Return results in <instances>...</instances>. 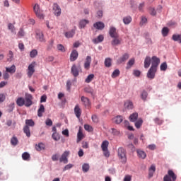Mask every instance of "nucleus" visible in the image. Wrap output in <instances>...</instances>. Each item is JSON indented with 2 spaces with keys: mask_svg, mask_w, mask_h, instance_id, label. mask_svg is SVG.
I'll use <instances>...</instances> for the list:
<instances>
[{
  "mask_svg": "<svg viewBox=\"0 0 181 181\" xmlns=\"http://www.w3.org/2000/svg\"><path fill=\"white\" fill-rule=\"evenodd\" d=\"M132 21V18L131 16H127L123 18V22L124 25H129L131 22Z\"/></svg>",
  "mask_w": 181,
  "mask_h": 181,
  "instance_id": "4c0bfd02",
  "label": "nucleus"
},
{
  "mask_svg": "<svg viewBox=\"0 0 181 181\" xmlns=\"http://www.w3.org/2000/svg\"><path fill=\"white\" fill-rule=\"evenodd\" d=\"M118 76H119V70L115 69L112 74V78H115V77H118Z\"/></svg>",
  "mask_w": 181,
  "mask_h": 181,
  "instance_id": "603ef678",
  "label": "nucleus"
},
{
  "mask_svg": "<svg viewBox=\"0 0 181 181\" xmlns=\"http://www.w3.org/2000/svg\"><path fill=\"white\" fill-rule=\"evenodd\" d=\"M93 122L95 124H98V117L96 115H93L91 117Z\"/></svg>",
  "mask_w": 181,
  "mask_h": 181,
  "instance_id": "13d9d810",
  "label": "nucleus"
},
{
  "mask_svg": "<svg viewBox=\"0 0 181 181\" xmlns=\"http://www.w3.org/2000/svg\"><path fill=\"white\" fill-rule=\"evenodd\" d=\"M43 112H45V106L43 105H40L37 110V116L43 117Z\"/></svg>",
  "mask_w": 181,
  "mask_h": 181,
  "instance_id": "c756f323",
  "label": "nucleus"
},
{
  "mask_svg": "<svg viewBox=\"0 0 181 181\" xmlns=\"http://www.w3.org/2000/svg\"><path fill=\"white\" fill-rule=\"evenodd\" d=\"M17 36L18 37H23V36H25V31L23 30V28H20Z\"/></svg>",
  "mask_w": 181,
  "mask_h": 181,
  "instance_id": "8fccbe9b",
  "label": "nucleus"
},
{
  "mask_svg": "<svg viewBox=\"0 0 181 181\" xmlns=\"http://www.w3.org/2000/svg\"><path fill=\"white\" fill-rule=\"evenodd\" d=\"M112 59L111 58H106L105 59V67H111L112 66Z\"/></svg>",
  "mask_w": 181,
  "mask_h": 181,
  "instance_id": "a19ab883",
  "label": "nucleus"
},
{
  "mask_svg": "<svg viewBox=\"0 0 181 181\" xmlns=\"http://www.w3.org/2000/svg\"><path fill=\"white\" fill-rule=\"evenodd\" d=\"M151 63L152 65L146 74V77L149 80H153V78H155L156 71H158V66H159L160 63V59L158 58V57L153 56L152 57Z\"/></svg>",
  "mask_w": 181,
  "mask_h": 181,
  "instance_id": "f257e3e1",
  "label": "nucleus"
},
{
  "mask_svg": "<svg viewBox=\"0 0 181 181\" xmlns=\"http://www.w3.org/2000/svg\"><path fill=\"white\" fill-rule=\"evenodd\" d=\"M35 67H36V62H33L28 68L27 76L30 78L35 74Z\"/></svg>",
  "mask_w": 181,
  "mask_h": 181,
  "instance_id": "0eeeda50",
  "label": "nucleus"
},
{
  "mask_svg": "<svg viewBox=\"0 0 181 181\" xmlns=\"http://www.w3.org/2000/svg\"><path fill=\"white\" fill-rule=\"evenodd\" d=\"M25 124L27 127H35V122L33 119H26Z\"/></svg>",
  "mask_w": 181,
  "mask_h": 181,
  "instance_id": "79ce46f5",
  "label": "nucleus"
},
{
  "mask_svg": "<svg viewBox=\"0 0 181 181\" xmlns=\"http://www.w3.org/2000/svg\"><path fill=\"white\" fill-rule=\"evenodd\" d=\"M74 114L78 118H80V117H81V109L80 108V106H78V105H76L74 107Z\"/></svg>",
  "mask_w": 181,
  "mask_h": 181,
  "instance_id": "4be33fe9",
  "label": "nucleus"
},
{
  "mask_svg": "<svg viewBox=\"0 0 181 181\" xmlns=\"http://www.w3.org/2000/svg\"><path fill=\"white\" fill-rule=\"evenodd\" d=\"M23 132L26 134L28 138H30V129L29 128V126H25L23 127Z\"/></svg>",
  "mask_w": 181,
  "mask_h": 181,
  "instance_id": "473e14b6",
  "label": "nucleus"
},
{
  "mask_svg": "<svg viewBox=\"0 0 181 181\" xmlns=\"http://www.w3.org/2000/svg\"><path fill=\"white\" fill-rule=\"evenodd\" d=\"M131 180H132V176L129 175H125L124 178L123 180V181H131Z\"/></svg>",
  "mask_w": 181,
  "mask_h": 181,
  "instance_id": "774afa93",
  "label": "nucleus"
},
{
  "mask_svg": "<svg viewBox=\"0 0 181 181\" xmlns=\"http://www.w3.org/2000/svg\"><path fill=\"white\" fill-rule=\"evenodd\" d=\"M141 98L143 101H146V98H148V92H146V90H143L141 92Z\"/></svg>",
  "mask_w": 181,
  "mask_h": 181,
  "instance_id": "58836bf2",
  "label": "nucleus"
},
{
  "mask_svg": "<svg viewBox=\"0 0 181 181\" xmlns=\"http://www.w3.org/2000/svg\"><path fill=\"white\" fill-rule=\"evenodd\" d=\"M36 56H37V49H33L32 51H30V57L32 59H35V57H36Z\"/></svg>",
  "mask_w": 181,
  "mask_h": 181,
  "instance_id": "a18cd8bd",
  "label": "nucleus"
},
{
  "mask_svg": "<svg viewBox=\"0 0 181 181\" xmlns=\"http://www.w3.org/2000/svg\"><path fill=\"white\" fill-rule=\"evenodd\" d=\"M168 33H169V28H168V27H164L162 29V35H163V36L165 37L168 36Z\"/></svg>",
  "mask_w": 181,
  "mask_h": 181,
  "instance_id": "49530a36",
  "label": "nucleus"
},
{
  "mask_svg": "<svg viewBox=\"0 0 181 181\" xmlns=\"http://www.w3.org/2000/svg\"><path fill=\"white\" fill-rule=\"evenodd\" d=\"M142 124H144V120L142 119H139L136 122H135V127L137 128V129H139L141 127H142Z\"/></svg>",
  "mask_w": 181,
  "mask_h": 181,
  "instance_id": "c9c22d12",
  "label": "nucleus"
},
{
  "mask_svg": "<svg viewBox=\"0 0 181 181\" xmlns=\"http://www.w3.org/2000/svg\"><path fill=\"white\" fill-rule=\"evenodd\" d=\"M22 158L23 160H29L30 159V154L28 152H24L22 154Z\"/></svg>",
  "mask_w": 181,
  "mask_h": 181,
  "instance_id": "ea45409f",
  "label": "nucleus"
},
{
  "mask_svg": "<svg viewBox=\"0 0 181 181\" xmlns=\"http://www.w3.org/2000/svg\"><path fill=\"white\" fill-rule=\"evenodd\" d=\"M6 71L7 73H10L11 74H13V73L16 71V66L15 65H12L11 67H6Z\"/></svg>",
  "mask_w": 181,
  "mask_h": 181,
  "instance_id": "a878e982",
  "label": "nucleus"
},
{
  "mask_svg": "<svg viewBox=\"0 0 181 181\" xmlns=\"http://www.w3.org/2000/svg\"><path fill=\"white\" fill-rule=\"evenodd\" d=\"M148 22V18H146V17L145 16H141V22H140V25H146Z\"/></svg>",
  "mask_w": 181,
  "mask_h": 181,
  "instance_id": "864d4df0",
  "label": "nucleus"
},
{
  "mask_svg": "<svg viewBox=\"0 0 181 181\" xmlns=\"http://www.w3.org/2000/svg\"><path fill=\"white\" fill-rule=\"evenodd\" d=\"M52 139H54V141H59L60 139V135H59V134H57V132H54L52 134Z\"/></svg>",
  "mask_w": 181,
  "mask_h": 181,
  "instance_id": "3c124183",
  "label": "nucleus"
},
{
  "mask_svg": "<svg viewBox=\"0 0 181 181\" xmlns=\"http://www.w3.org/2000/svg\"><path fill=\"white\" fill-rule=\"evenodd\" d=\"M156 170V167L155 165H152L148 170L149 177H152L153 176V173H155Z\"/></svg>",
  "mask_w": 181,
  "mask_h": 181,
  "instance_id": "c85d7f7f",
  "label": "nucleus"
},
{
  "mask_svg": "<svg viewBox=\"0 0 181 181\" xmlns=\"http://www.w3.org/2000/svg\"><path fill=\"white\" fill-rule=\"evenodd\" d=\"M93 78H94V74H91L88 76V77L86 78L85 81H86V83H91V81H93Z\"/></svg>",
  "mask_w": 181,
  "mask_h": 181,
  "instance_id": "09e8293b",
  "label": "nucleus"
},
{
  "mask_svg": "<svg viewBox=\"0 0 181 181\" xmlns=\"http://www.w3.org/2000/svg\"><path fill=\"white\" fill-rule=\"evenodd\" d=\"M88 20H81L79 22V28L80 29H84L86 28V25L88 24Z\"/></svg>",
  "mask_w": 181,
  "mask_h": 181,
  "instance_id": "2f4dec72",
  "label": "nucleus"
},
{
  "mask_svg": "<svg viewBox=\"0 0 181 181\" xmlns=\"http://www.w3.org/2000/svg\"><path fill=\"white\" fill-rule=\"evenodd\" d=\"M33 9L37 18H39V19H43V18H45L43 16V11L40 10V6L39 4H36L34 6Z\"/></svg>",
  "mask_w": 181,
  "mask_h": 181,
  "instance_id": "423d86ee",
  "label": "nucleus"
},
{
  "mask_svg": "<svg viewBox=\"0 0 181 181\" xmlns=\"http://www.w3.org/2000/svg\"><path fill=\"white\" fill-rule=\"evenodd\" d=\"M8 28L9 29V30L11 31L12 33H15V35H16V31L15 30V26L13 25V24L11 23H8Z\"/></svg>",
  "mask_w": 181,
  "mask_h": 181,
  "instance_id": "37998d69",
  "label": "nucleus"
},
{
  "mask_svg": "<svg viewBox=\"0 0 181 181\" xmlns=\"http://www.w3.org/2000/svg\"><path fill=\"white\" fill-rule=\"evenodd\" d=\"M45 124L47 127H52V125H53V122L51 119H47L45 121Z\"/></svg>",
  "mask_w": 181,
  "mask_h": 181,
  "instance_id": "bf43d9fd",
  "label": "nucleus"
},
{
  "mask_svg": "<svg viewBox=\"0 0 181 181\" xmlns=\"http://www.w3.org/2000/svg\"><path fill=\"white\" fill-rule=\"evenodd\" d=\"M112 39V40H111V45L113 47L119 46V45H121V43H122V38H121L119 37V35L113 37Z\"/></svg>",
  "mask_w": 181,
  "mask_h": 181,
  "instance_id": "1a4fd4ad",
  "label": "nucleus"
},
{
  "mask_svg": "<svg viewBox=\"0 0 181 181\" xmlns=\"http://www.w3.org/2000/svg\"><path fill=\"white\" fill-rule=\"evenodd\" d=\"M16 104L18 107H23L25 105V98L20 97L16 100Z\"/></svg>",
  "mask_w": 181,
  "mask_h": 181,
  "instance_id": "bb28decb",
  "label": "nucleus"
},
{
  "mask_svg": "<svg viewBox=\"0 0 181 181\" xmlns=\"http://www.w3.org/2000/svg\"><path fill=\"white\" fill-rule=\"evenodd\" d=\"M122 121H124V118L121 115H117L112 119V122L117 124H121Z\"/></svg>",
  "mask_w": 181,
  "mask_h": 181,
  "instance_id": "aec40b11",
  "label": "nucleus"
},
{
  "mask_svg": "<svg viewBox=\"0 0 181 181\" xmlns=\"http://www.w3.org/2000/svg\"><path fill=\"white\" fill-rule=\"evenodd\" d=\"M128 59H129V54H128V53H125L117 60V63L121 64L122 63H124V62H127Z\"/></svg>",
  "mask_w": 181,
  "mask_h": 181,
  "instance_id": "a211bd4d",
  "label": "nucleus"
},
{
  "mask_svg": "<svg viewBox=\"0 0 181 181\" xmlns=\"http://www.w3.org/2000/svg\"><path fill=\"white\" fill-rule=\"evenodd\" d=\"M177 175L172 170L168 171L167 175L163 177V181H176Z\"/></svg>",
  "mask_w": 181,
  "mask_h": 181,
  "instance_id": "7ed1b4c3",
  "label": "nucleus"
},
{
  "mask_svg": "<svg viewBox=\"0 0 181 181\" xmlns=\"http://www.w3.org/2000/svg\"><path fill=\"white\" fill-rule=\"evenodd\" d=\"M78 57V52L77 50L74 49L72 50L71 54H70V61L71 62H76Z\"/></svg>",
  "mask_w": 181,
  "mask_h": 181,
  "instance_id": "4468645a",
  "label": "nucleus"
},
{
  "mask_svg": "<svg viewBox=\"0 0 181 181\" xmlns=\"http://www.w3.org/2000/svg\"><path fill=\"white\" fill-rule=\"evenodd\" d=\"M109 35L110 37H115L117 36H119V34L117 31V28L115 27H110L109 30Z\"/></svg>",
  "mask_w": 181,
  "mask_h": 181,
  "instance_id": "f8f14e48",
  "label": "nucleus"
},
{
  "mask_svg": "<svg viewBox=\"0 0 181 181\" xmlns=\"http://www.w3.org/2000/svg\"><path fill=\"white\" fill-rule=\"evenodd\" d=\"M134 64H135V59L132 58L128 62L127 69H131Z\"/></svg>",
  "mask_w": 181,
  "mask_h": 181,
  "instance_id": "c03bdc74",
  "label": "nucleus"
},
{
  "mask_svg": "<svg viewBox=\"0 0 181 181\" xmlns=\"http://www.w3.org/2000/svg\"><path fill=\"white\" fill-rule=\"evenodd\" d=\"M13 59V52L9 51L8 54L7 55V60L8 62H12Z\"/></svg>",
  "mask_w": 181,
  "mask_h": 181,
  "instance_id": "de8ad7c7",
  "label": "nucleus"
},
{
  "mask_svg": "<svg viewBox=\"0 0 181 181\" xmlns=\"http://www.w3.org/2000/svg\"><path fill=\"white\" fill-rule=\"evenodd\" d=\"M84 138V134H83V132L81 131V129H78V132L77 134V140L76 142H80Z\"/></svg>",
  "mask_w": 181,
  "mask_h": 181,
  "instance_id": "393cba45",
  "label": "nucleus"
},
{
  "mask_svg": "<svg viewBox=\"0 0 181 181\" xmlns=\"http://www.w3.org/2000/svg\"><path fill=\"white\" fill-rule=\"evenodd\" d=\"M136 152L137 156H139V158H140L141 159H145V158H146V153H145V151L141 149H137Z\"/></svg>",
  "mask_w": 181,
  "mask_h": 181,
  "instance_id": "5701e85b",
  "label": "nucleus"
},
{
  "mask_svg": "<svg viewBox=\"0 0 181 181\" xmlns=\"http://www.w3.org/2000/svg\"><path fill=\"white\" fill-rule=\"evenodd\" d=\"M84 129L86 131H88V132H91V131H93V127H91L89 124H85Z\"/></svg>",
  "mask_w": 181,
  "mask_h": 181,
  "instance_id": "6e6d98bb",
  "label": "nucleus"
},
{
  "mask_svg": "<svg viewBox=\"0 0 181 181\" xmlns=\"http://www.w3.org/2000/svg\"><path fill=\"white\" fill-rule=\"evenodd\" d=\"M149 13L150 15H152V16H155V15H156V11H155V8L151 7L149 8Z\"/></svg>",
  "mask_w": 181,
  "mask_h": 181,
  "instance_id": "052dcab7",
  "label": "nucleus"
},
{
  "mask_svg": "<svg viewBox=\"0 0 181 181\" xmlns=\"http://www.w3.org/2000/svg\"><path fill=\"white\" fill-rule=\"evenodd\" d=\"M82 170L83 172H84L85 173H87V172H88V170H90V164L88 163H84L82 165Z\"/></svg>",
  "mask_w": 181,
  "mask_h": 181,
  "instance_id": "e433bc0d",
  "label": "nucleus"
},
{
  "mask_svg": "<svg viewBox=\"0 0 181 181\" xmlns=\"http://www.w3.org/2000/svg\"><path fill=\"white\" fill-rule=\"evenodd\" d=\"M160 69L161 71H165L166 69H168V64H166V62H163V64H161Z\"/></svg>",
  "mask_w": 181,
  "mask_h": 181,
  "instance_id": "5fc2aeb1",
  "label": "nucleus"
},
{
  "mask_svg": "<svg viewBox=\"0 0 181 181\" xmlns=\"http://www.w3.org/2000/svg\"><path fill=\"white\" fill-rule=\"evenodd\" d=\"M81 71V66H77L76 64H74L71 68V74H73L74 77H78V74Z\"/></svg>",
  "mask_w": 181,
  "mask_h": 181,
  "instance_id": "6e6552de",
  "label": "nucleus"
},
{
  "mask_svg": "<svg viewBox=\"0 0 181 181\" xmlns=\"http://www.w3.org/2000/svg\"><path fill=\"white\" fill-rule=\"evenodd\" d=\"M45 148H46V145H45V144L43 143H39L38 144L35 145V149L38 152H40V151L45 150Z\"/></svg>",
  "mask_w": 181,
  "mask_h": 181,
  "instance_id": "b1692460",
  "label": "nucleus"
},
{
  "mask_svg": "<svg viewBox=\"0 0 181 181\" xmlns=\"http://www.w3.org/2000/svg\"><path fill=\"white\" fill-rule=\"evenodd\" d=\"M70 154L69 151H64L61 158H59V162H63V163L66 164L69 163V159L67 158V157L69 156V155Z\"/></svg>",
  "mask_w": 181,
  "mask_h": 181,
  "instance_id": "9d476101",
  "label": "nucleus"
},
{
  "mask_svg": "<svg viewBox=\"0 0 181 181\" xmlns=\"http://www.w3.org/2000/svg\"><path fill=\"white\" fill-rule=\"evenodd\" d=\"M18 138L16 136H13L11 139V144L13 146H16V145H18Z\"/></svg>",
  "mask_w": 181,
  "mask_h": 181,
  "instance_id": "f704fd0d",
  "label": "nucleus"
},
{
  "mask_svg": "<svg viewBox=\"0 0 181 181\" xmlns=\"http://www.w3.org/2000/svg\"><path fill=\"white\" fill-rule=\"evenodd\" d=\"M129 119H130L131 122H135V121H136L138 119V113H136V112L132 113L129 116Z\"/></svg>",
  "mask_w": 181,
  "mask_h": 181,
  "instance_id": "7c9ffc66",
  "label": "nucleus"
},
{
  "mask_svg": "<svg viewBox=\"0 0 181 181\" xmlns=\"http://www.w3.org/2000/svg\"><path fill=\"white\" fill-rule=\"evenodd\" d=\"M64 35L67 39H70V37H73L76 35V30H71V31L66 32Z\"/></svg>",
  "mask_w": 181,
  "mask_h": 181,
  "instance_id": "cd10ccee",
  "label": "nucleus"
},
{
  "mask_svg": "<svg viewBox=\"0 0 181 181\" xmlns=\"http://www.w3.org/2000/svg\"><path fill=\"white\" fill-rule=\"evenodd\" d=\"M54 13L56 16H60L62 15V8L59 6V4L54 3L53 5Z\"/></svg>",
  "mask_w": 181,
  "mask_h": 181,
  "instance_id": "9b49d317",
  "label": "nucleus"
},
{
  "mask_svg": "<svg viewBox=\"0 0 181 181\" xmlns=\"http://www.w3.org/2000/svg\"><path fill=\"white\" fill-rule=\"evenodd\" d=\"M36 39L39 40V42H46L45 35H43V33L40 30L36 31Z\"/></svg>",
  "mask_w": 181,
  "mask_h": 181,
  "instance_id": "ddd939ff",
  "label": "nucleus"
},
{
  "mask_svg": "<svg viewBox=\"0 0 181 181\" xmlns=\"http://www.w3.org/2000/svg\"><path fill=\"white\" fill-rule=\"evenodd\" d=\"M108 145H110V142L108 141L105 140L103 141L101 144V148L103 152L104 156L105 158H110V151H108Z\"/></svg>",
  "mask_w": 181,
  "mask_h": 181,
  "instance_id": "20e7f679",
  "label": "nucleus"
},
{
  "mask_svg": "<svg viewBox=\"0 0 181 181\" xmlns=\"http://www.w3.org/2000/svg\"><path fill=\"white\" fill-rule=\"evenodd\" d=\"M91 64V57L90 56H87L86 59H85V63H84V69L86 70H88L90 69V66Z\"/></svg>",
  "mask_w": 181,
  "mask_h": 181,
  "instance_id": "dca6fc26",
  "label": "nucleus"
},
{
  "mask_svg": "<svg viewBox=\"0 0 181 181\" xmlns=\"http://www.w3.org/2000/svg\"><path fill=\"white\" fill-rule=\"evenodd\" d=\"M6 98V95H5V94L4 93L0 94V103H4Z\"/></svg>",
  "mask_w": 181,
  "mask_h": 181,
  "instance_id": "338daca9",
  "label": "nucleus"
},
{
  "mask_svg": "<svg viewBox=\"0 0 181 181\" xmlns=\"http://www.w3.org/2000/svg\"><path fill=\"white\" fill-rule=\"evenodd\" d=\"M124 107L125 110H133L134 109V103L131 100H127L124 102Z\"/></svg>",
  "mask_w": 181,
  "mask_h": 181,
  "instance_id": "6ab92c4d",
  "label": "nucleus"
},
{
  "mask_svg": "<svg viewBox=\"0 0 181 181\" xmlns=\"http://www.w3.org/2000/svg\"><path fill=\"white\" fill-rule=\"evenodd\" d=\"M117 156L122 163L125 165L127 163V151L124 148L119 147L117 149Z\"/></svg>",
  "mask_w": 181,
  "mask_h": 181,
  "instance_id": "f03ea898",
  "label": "nucleus"
},
{
  "mask_svg": "<svg viewBox=\"0 0 181 181\" xmlns=\"http://www.w3.org/2000/svg\"><path fill=\"white\" fill-rule=\"evenodd\" d=\"M151 66H152V57L151 58V57H146L145 59H144V69H148V67L151 66Z\"/></svg>",
  "mask_w": 181,
  "mask_h": 181,
  "instance_id": "f3484780",
  "label": "nucleus"
},
{
  "mask_svg": "<svg viewBox=\"0 0 181 181\" xmlns=\"http://www.w3.org/2000/svg\"><path fill=\"white\" fill-rule=\"evenodd\" d=\"M112 134L116 136H118V135H119V131H118L117 129H112Z\"/></svg>",
  "mask_w": 181,
  "mask_h": 181,
  "instance_id": "0e129e2a",
  "label": "nucleus"
},
{
  "mask_svg": "<svg viewBox=\"0 0 181 181\" xmlns=\"http://www.w3.org/2000/svg\"><path fill=\"white\" fill-rule=\"evenodd\" d=\"M81 101H82L83 104L86 107H89L90 105H91V103H90V100L88 98H86L84 96H82L81 98Z\"/></svg>",
  "mask_w": 181,
  "mask_h": 181,
  "instance_id": "412c9836",
  "label": "nucleus"
},
{
  "mask_svg": "<svg viewBox=\"0 0 181 181\" xmlns=\"http://www.w3.org/2000/svg\"><path fill=\"white\" fill-rule=\"evenodd\" d=\"M54 60V57L53 56H49L45 58L46 63H50V62H53Z\"/></svg>",
  "mask_w": 181,
  "mask_h": 181,
  "instance_id": "4d7b16f0",
  "label": "nucleus"
},
{
  "mask_svg": "<svg viewBox=\"0 0 181 181\" xmlns=\"http://www.w3.org/2000/svg\"><path fill=\"white\" fill-rule=\"evenodd\" d=\"M103 40H104V36L103 35H100L97 38L93 40V43L97 44L103 42Z\"/></svg>",
  "mask_w": 181,
  "mask_h": 181,
  "instance_id": "72a5a7b5",
  "label": "nucleus"
},
{
  "mask_svg": "<svg viewBox=\"0 0 181 181\" xmlns=\"http://www.w3.org/2000/svg\"><path fill=\"white\" fill-rule=\"evenodd\" d=\"M93 28H95V29H98V30H103V29L105 28V25L104 23L99 21L93 24Z\"/></svg>",
  "mask_w": 181,
  "mask_h": 181,
  "instance_id": "2eb2a0df",
  "label": "nucleus"
},
{
  "mask_svg": "<svg viewBox=\"0 0 181 181\" xmlns=\"http://www.w3.org/2000/svg\"><path fill=\"white\" fill-rule=\"evenodd\" d=\"M33 105V96L31 94H25L24 99V105L25 107H30Z\"/></svg>",
  "mask_w": 181,
  "mask_h": 181,
  "instance_id": "39448f33",
  "label": "nucleus"
},
{
  "mask_svg": "<svg viewBox=\"0 0 181 181\" xmlns=\"http://www.w3.org/2000/svg\"><path fill=\"white\" fill-rule=\"evenodd\" d=\"M85 91H86V93H88L89 94H91V95H93V94H94V90L93 89H91V88H86Z\"/></svg>",
  "mask_w": 181,
  "mask_h": 181,
  "instance_id": "680f3d73",
  "label": "nucleus"
},
{
  "mask_svg": "<svg viewBox=\"0 0 181 181\" xmlns=\"http://www.w3.org/2000/svg\"><path fill=\"white\" fill-rule=\"evenodd\" d=\"M57 49L58 50H60V52H66V49H64V46L62 44H59L57 45Z\"/></svg>",
  "mask_w": 181,
  "mask_h": 181,
  "instance_id": "e2e57ef3",
  "label": "nucleus"
},
{
  "mask_svg": "<svg viewBox=\"0 0 181 181\" xmlns=\"http://www.w3.org/2000/svg\"><path fill=\"white\" fill-rule=\"evenodd\" d=\"M71 168H73V165L72 164H68L66 165L64 169H63V171L64 172H66V170H69V169H71Z\"/></svg>",
  "mask_w": 181,
  "mask_h": 181,
  "instance_id": "69168bd1",
  "label": "nucleus"
}]
</instances>
